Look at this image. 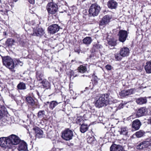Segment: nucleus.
<instances>
[{
    "mask_svg": "<svg viewBox=\"0 0 151 151\" xmlns=\"http://www.w3.org/2000/svg\"><path fill=\"white\" fill-rule=\"evenodd\" d=\"M45 112L44 110L39 111L37 113V116L38 118H42L45 115Z\"/></svg>",
    "mask_w": 151,
    "mask_h": 151,
    "instance_id": "nucleus-35",
    "label": "nucleus"
},
{
    "mask_svg": "<svg viewBox=\"0 0 151 151\" xmlns=\"http://www.w3.org/2000/svg\"><path fill=\"white\" fill-rule=\"evenodd\" d=\"M33 129L35 131L37 137L39 138L43 137V132L41 129L38 127H36Z\"/></svg>",
    "mask_w": 151,
    "mask_h": 151,
    "instance_id": "nucleus-23",
    "label": "nucleus"
},
{
    "mask_svg": "<svg viewBox=\"0 0 151 151\" xmlns=\"http://www.w3.org/2000/svg\"><path fill=\"white\" fill-rule=\"evenodd\" d=\"M19 45L22 47H24L25 46V43L23 40H20L19 42Z\"/></svg>",
    "mask_w": 151,
    "mask_h": 151,
    "instance_id": "nucleus-39",
    "label": "nucleus"
},
{
    "mask_svg": "<svg viewBox=\"0 0 151 151\" xmlns=\"http://www.w3.org/2000/svg\"><path fill=\"white\" fill-rule=\"evenodd\" d=\"M92 41V40L90 37H87L83 40V43L87 45L90 44Z\"/></svg>",
    "mask_w": 151,
    "mask_h": 151,
    "instance_id": "nucleus-29",
    "label": "nucleus"
},
{
    "mask_svg": "<svg viewBox=\"0 0 151 151\" xmlns=\"http://www.w3.org/2000/svg\"><path fill=\"white\" fill-rule=\"evenodd\" d=\"M44 30L42 28H39L34 31L32 35L36 36H40L44 34Z\"/></svg>",
    "mask_w": 151,
    "mask_h": 151,
    "instance_id": "nucleus-19",
    "label": "nucleus"
},
{
    "mask_svg": "<svg viewBox=\"0 0 151 151\" xmlns=\"http://www.w3.org/2000/svg\"><path fill=\"white\" fill-rule=\"evenodd\" d=\"M128 35V33L126 31L120 30L118 34L119 41L122 42H124L127 37Z\"/></svg>",
    "mask_w": 151,
    "mask_h": 151,
    "instance_id": "nucleus-7",
    "label": "nucleus"
},
{
    "mask_svg": "<svg viewBox=\"0 0 151 151\" xmlns=\"http://www.w3.org/2000/svg\"><path fill=\"white\" fill-rule=\"evenodd\" d=\"M146 109L144 107H141L138 109L136 112V115L138 117L145 115L147 114Z\"/></svg>",
    "mask_w": 151,
    "mask_h": 151,
    "instance_id": "nucleus-13",
    "label": "nucleus"
},
{
    "mask_svg": "<svg viewBox=\"0 0 151 151\" xmlns=\"http://www.w3.org/2000/svg\"><path fill=\"white\" fill-rule=\"evenodd\" d=\"M106 68L108 70H110L111 69V65H106Z\"/></svg>",
    "mask_w": 151,
    "mask_h": 151,
    "instance_id": "nucleus-42",
    "label": "nucleus"
},
{
    "mask_svg": "<svg viewBox=\"0 0 151 151\" xmlns=\"http://www.w3.org/2000/svg\"><path fill=\"white\" fill-rule=\"evenodd\" d=\"M133 89H131L126 90H124L122 91L119 93V95L121 96L125 97L133 93Z\"/></svg>",
    "mask_w": 151,
    "mask_h": 151,
    "instance_id": "nucleus-15",
    "label": "nucleus"
},
{
    "mask_svg": "<svg viewBox=\"0 0 151 151\" xmlns=\"http://www.w3.org/2000/svg\"><path fill=\"white\" fill-rule=\"evenodd\" d=\"M114 57L115 60L117 61L121 60L122 58V56L120 53H115L114 54Z\"/></svg>",
    "mask_w": 151,
    "mask_h": 151,
    "instance_id": "nucleus-36",
    "label": "nucleus"
},
{
    "mask_svg": "<svg viewBox=\"0 0 151 151\" xmlns=\"http://www.w3.org/2000/svg\"><path fill=\"white\" fill-rule=\"evenodd\" d=\"M28 2L31 4H33L35 3L34 0H28Z\"/></svg>",
    "mask_w": 151,
    "mask_h": 151,
    "instance_id": "nucleus-44",
    "label": "nucleus"
},
{
    "mask_svg": "<svg viewBox=\"0 0 151 151\" xmlns=\"http://www.w3.org/2000/svg\"><path fill=\"white\" fill-rule=\"evenodd\" d=\"M88 129L87 125L85 124H82L80 127V131L82 133L86 132Z\"/></svg>",
    "mask_w": 151,
    "mask_h": 151,
    "instance_id": "nucleus-28",
    "label": "nucleus"
},
{
    "mask_svg": "<svg viewBox=\"0 0 151 151\" xmlns=\"http://www.w3.org/2000/svg\"><path fill=\"white\" fill-rule=\"evenodd\" d=\"M17 64L20 65V66H22L23 65V63L19 59H17Z\"/></svg>",
    "mask_w": 151,
    "mask_h": 151,
    "instance_id": "nucleus-43",
    "label": "nucleus"
},
{
    "mask_svg": "<svg viewBox=\"0 0 151 151\" xmlns=\"http://www.w3.org/2000/svg\"><path fill=\"white\" fill-rule=\"evenodd\" d=\"M107 5L108 7L111 9H115L117 6V3L115 1L111 0L107 2Z\"/></svg>",
    "mask_w": 151,
    "mask_h": 151,
    "instance_id": "nucleus-21",
    "label": "nucleus"
},
{
    "mask_svg": "<svg viewBox=\"0 0 151 151\" xmlns=\"http://www.w3.org/2000/svg\"><path fill=\"white\" fill-rule=\"evenodd\" d=\"M148 123L151 124V117L148 119Z\"/></svg>",
    "mask_w": 151,
    "mask_h": 151,
    "instance_id": "nucleus-46",
    "label": "nucleus"
},
{
    "mask_svg": "<svg viewBox=\"0 0 151 151\" xmlns=\"http://www.w3.org/2000/svg\"><path fill=\"white\" fill-rule=\"evenodd\" d=\"M42 76V75H40L39 77H37V79L39 81L42 80V78H41Z\"/></svg>",
    "mask_w": 151,
    "mask_h": 151,
    "instance_id": "nucleus-45",
    "label": "nucleus"
},
{
    "mask_svg": "<svg viewBox=\"0 0 151 151\" xmlns=\"http://www.w3.org/2000/svg\"><path fill=\"white\" fill-rule=\"evenodd\" d=\"M87 142L88 143L91 144H93L95 141L96 139L93 136L88 137L87 138Z\"/></svg>",
    "mask_w": 151,
    "mask_h": 151,
    "instance_id": "nucleus-34",
    "label": "nucleus"
},
{
    "mask_svg": "<svg viewBox=\"0 0 151 151\" xmlns=\"http://www.w3.org/2000/svg\"><path fill=\"white\" fill-rule=\"evenodd\" d=\"M4 34L5 35H6V32H4Z\"/></svg>",
    "mask_w": 151,
    "mask_h": 151,
    "instance_id": "nucleus-50",
    "label": "nucleus"
},
{
    "mask_svg": "<svg viewBox=\"0 0 151 151\" xmlns=\"http://www.w3.org/2000/svg\"><path fill=\"white\" fill-rule=\"evenodd\" d=\"M0 111L3 113V115H5L7 113L6 108L3 106H1L0 107Z\"/></svg>",
    "mask_w": 151,
    "mask_h": 151,
    "instance_id": "nucleus-37",
    "label": "nucleus"
},
{
    "mask_svg": "<svg viewBox=\"0 0 151 151\" xmlns=\"http://www.w3.org/2000/svg\"><path fill=\"white\" fill-rule=\"evenodd\" d=\"M61 110L63 111H65V109L64 108H63V109H61Z\"/></svg>",
    "mask_w": 151,
    "mask_h": 151,
    "instance_id": "nucleus-51",
    "label": "nucleus"
},
{
    "mask_svg": "<svg viewBox=\"0 0 151 151\" xmlns=\"http://www.w3.org/2000/svg\"><path fill=\"white\" fill-rule=\"evenodd\" d=\"M150 145V142L148 141H145L137 143L136 146V147L137 149L142 150L148 147Z\"/></svg>",
    "mask_w": 151,
    "mask_h": 151,
    "instance_id": "nucleus-11",
    "label": "nucleus"
},
{
    "mask_svg": "<svg viewBox=\"0 0 151 151\" xmlns=\"http://www.w3.org/2000/svg\"><path fill=\"white\" fill-rule=\"evenodd\" d=\"M18 149L19 150H26L27 149V144L24 142L19 144L18 147Z\"/></svg>",
    "mask_w": 151,
    "mask_h": 151,
    "instance_id": "nucleus-25",
    "label": "nucleus"
},
{
    "mask_svg": "<svg viewBox=\"0 0 151 151\" xmlns=\"http://www.w3.org/2000/svg\"><path fill=\"white\" fill-rule=\"evenodd\" d=\"M120 133L121 134H123L125 135H127L128 128L126 127H122L120 129V130L119 131Z\"/></svg>",
    "mask_w": 151,
    "mask_h": 151,
    "instance_id": "nucleus-30",
    "label": "nucleus"
},
{
    "mask_svg": "<svg viewBox=\"0 0 151 151\" xmlns=\"http://www.w3.org/2000/svg\"><path fill=\"white\" fill-rule=\"evenodd\" d=\"M123 101L118 106L117 109H121L123 108L124 106V104L122 103Z\"/></svg>",
    "mask_w": 151,
    "mask_h": 151,
    "instance_id": "nucleus-41",
    "label": "nucleus"
},
{
    "mask_svg": "<svg viewBox=\"0 0 151 151\" xmlns=\"http://www.w3.org/2000/svg\"><path fill=\"white\" fill-rule=\"evenodd\" d=\"M17 88L20 90H24L26 88L25 84L23 82H20L18 84Z\"/></svg>",
    "mask_w": 151,
    "mask_h": 151,
    "instance_id": "nucleus-31",
    "label": "nucleus"
},
{
    "mask_svg": "<svg viewBox=\"0 0 151 151\" xmlns=\"http://www.w3.org/2000/svg\"><path fill=\"white\" fill-rule=\"evenodd\" d=\"M145 69L146 72L148 73H151V62L147 61L145 66Z\"/></svg>",
    "mask_w": 151,
    "mask_h": 151,
    "instance_id": "nucleus-24",
    "label": "nucleus"
},
{
    "mask_svg": "<svg viewBox=\"0 0 151 151\" xmlns=\"http://www.w3.org/2000/svg\"><path fill=\"white\" fill-rule=\"evenodd\" d=\"M26 100L29 105L32 106H34L35 108L39 107V106L35 103L34 100L31 97L29 96L27 97Z\"/></svg>",
    "mask_w": 151,
    "mask_h": 151,
    "instance_id": "nucleus-14",
    "label": "nucleus"
},
{
    "mask_svg": "<svg viewBox=\"0 0 151 151\" xmlns=\"http://www.w3.org/2000/svg\"><path fill=\"white\" fill-rule=\"evenodd\" d=\"M1 105L0 104V107L1 106Z\"/></svg>",
    "mask_w": 151,
    "mask_h": 151,
    "instance_id": "nucleus-57",
    "label": "nucleus"
},
{
    "mask_svg": "<svg viewBox=\"0 0 151 151\" xmlns=\"http://www.w3.org/2000/svg\"><path fill=\"white\" fill-rule=\"evenodd\" d=\"M14 0V1H17V0Z\"/></svg>",
    "mask_w": 151,
    "mask_h": 151,
    "instance_id": "nucleus-53",
    "label": "nucleus"
},
{
    "mask_svg": "<svg viewBox=\"0 0 151 151\" xmlns=\"http://www.w3.org/2000/svg\"><path fill=\"white\" fill-rule=\"evenodd\" d=\"M60 27L57 24H52L48 27L47 30L49 33L54 34L57 32L59 30Z\"/></svg>",
    "mask_w": 151,
    "mask_h": 151,
    "instance_id": "nucleus-9",
    "label": "nucleus"
},
{
    "mask_svg": "<svg viewBox=\"0 0 151 151\" xmlns=\"http://www.w3.org/2000/svg\"><path fill=\"white\" fill-rule=\"evenodd\" d=\"M78 70L80 73H84L87 70V69L85 66L81 65L78 68Z\"/></svg>",
    "mask_w": 151,
    "mask_h": 151,
    "instance_id": "nucleus-33",
    "label": "nucleus"
},
{
    "mask_svg": "<svg viewBox=\"0 0 151 151\" xmlns=\"http://www.w3.org/2000/svg\"><path fill=\"white\" fill-rule=\"evenodd\" d=\"M100 10V8L99 6L96 4H93L89 8V13L90 16L95 17L98 14Z\"/></svg>",
    "mask_w": 151,
    "mask_h": 151,
    "instance_id": "nucleus-3",
    "label": "nucleus"
},
{
    "mask_svg": "<svg viewBox=\"0 0 151 151\" xmlns=\"http://www.w3.org/2000/svg\"><path fill=\"white\" fill-rule=\"evenodd\" d=\"M147 102L146 97H141L136 99V102L138 104L142 105L145 104Z\"/></svg>",
    "mask_w": 151,
    "mask_h": 151,
    "instance_id": "nucleus-20",
    "label": "nucleus"
},
{
    "mask_svg": "<svg viewBox=\"0 0 151 151\" xmlns=\"http://www.w3.org/2000/svg\"><path fill=\"white\" fill-rule=\"evenodd\" d=\"M8 137H2L0 138V146L6 149L11 148L8 141Z\"/></svg>",
    "mask_w": 151,
    "mask_h": 151,
    "instance_id": "nucleus-8",
    "label": "nucleus"
},
{
    "mask_svg": "<svg viewBox=\"0 0 151 151\" xmlns=\"http://www.w3.org/2000/svg\"><path fill=\"white\" fill-rule=\"evenodd\" d=\"M73 136V132L69 129H65L62 132V138L66 141L71 139Z\"/></svg>",
    "mask_w": 151,
    "mask_h": 151,
    "instance_id": "nucleus-4",
    "label": "nucleus"
},
{
    "mask_svg": "<svg viewBox=\"0 0 151 151\" xmlns=\"http://www.w3.org/2000/svg\"><path fill=\"white\" fill-rule=\"evenodd\" d=\"M145 134V132L143 131L140 130L136 132L135 134L137 138H140L142 137Z\"/></svg>",
    "mask_w": 151,
    "mask_h": 151,
    "instance_id": "nucleus-32",
    "label": "nucleus"
},
{
    "mask_svg": "<svg viewBox=\"0 0 151 151\" xmlns=\"http://www.w3.org/2000/svg\"><path fill=\"white\" fill-rule=\"evenodd\" d=\"M2 82L1 81V79H0V84H2Z\"/></svg>",
    "mask_w": 151,
    "mask_h": 151,
    "instance_id": "nucleus-52",
    "label": "nucleus"
},
{
    "mask_svg": "<svg viewBox=\"0 0 151 151\" xmlns=\"http://www.w3.org/2000/svg\"><path fill=\"white\" fill-rule=\"evenodd\" d=\"M14 42L15 41L14 39L12 38H9L7 39L5 43L8 47H11L14 45Z\"/></svg>",
    "mask_w": 151,
    "mask_h": 151,
    "instance_id": "nucleus-26",
    "label": "nucleus"
},
{
    "mask_svg": "<svg viewBox=\"0 0 151 151\" xmlns=\"http://www.w3.org/2000/svg\"><path fill=\"white\" fill-rule=\"evenodd\" d=\"M110 151H124V150L120 145H113L111 146Z\"/></svg>",
    "mask_w": 151,
    "mask_h": 151,
    "instance_id": "nucleus-16",
    "label": "nucleus"
},
{
    "mask_svg": "<svg viewBox=\"0 0 151 151\" xmlns=\"http://www.w3.org/2000/svg\"><path fill=\"white\" fill-rule=\"evenodd\" d=\"M9 143L11 146V148L12 145H17L19 144L20 140L19 137L14 134H12L8 137Z\"/></svg>",
    "mask_w": 151,
    "mask_h": 151,
    "instance_id": "nucleus-6",
    "label": "nucleus"
},
{
    "mask_svg": "<svg viewBox=\"0 0 151 151\" xmlns=\"http://www.w3.org/2000/svg\"><path fill=\"white\" fill-rule=\"evenodd\" d=\"M109 44L111 46H115L116 44V41L114 39H111L108 42Z\"/></svg>",
    "mask_w": 151,
    "mask_h": 151,
    "instance_id": "nucleus-38",
    "label": "nucleus"
},
{
    "mask_svg": "<svg viewBox=\"0 0 151 151\" xmlns=\"http://www.w3.org/2000/svg\"><path fill=\"white\" fill-rule=\"evenodd\" d=\"M46 9L49 14H54L58 11V6L55 4L49 3L46 6Z\"/></svg>",
    "mask_w": 151,
    "mask_h": 151,
    "instance_id": "nucleus-5",
    "label": "nucleus"
},
{
    "mask_svg": "<svg viewBox=\"0 0 151 151\" xmlns=\"http://www.w3.org/2000/svg\"><path fill=\"white\" fill-rule=\"evenodd\" d=\"M60 103L61 102L58 103L57 101H51L50 102L49 107L51 110H53L56 106Z\"/></svg>",
    "mask_w": 151,
    "mask_h": 151,
    "instance_id": "nucleus-27",
    "label": "nucleus"
},
{
    "mask_svg": "<svg viewBox=\"0 0 151 151\" xmlns=\"http://www.w3.org/2000/svg\"><path fill=\"white\" fill-rule=\"evenodd\" d=\"M45 104L46 105H47L48 104H50V102L49 101L47 102L46 103H45Z\"/></svg>",
    "mask_w": 151,
    "mask_h": 151,
    "instance_id": "nucleus-48",
    "label": "nucleus"
},
{
    "mask_svg": "<svg viewBox=\"0 0 151 151\" xmlns=\"http://www.w3.org/2000/svg\"><path fill=\"white\" fill-rule=\"evenodd\" d=\"M3 64L6 68L13 71L15 65L13 60L9 56H6L2 57Z\"/></svg>",
    "mask_w": 151,
    "mask_h": 151,
    "instance_id": "nucleus-2",
    "label": "nucleus"
},
{
    "mask_svg": "<svg viewBox=\"0 0 151 151\" xmlns=\"http://www.w3.org/2000/svg\"><path fill=\"white\" fill-rule=\"evenodd\" d=\"M78 117L77 118V120L79 122H81V119H78Z\"/></svg>",
    "mask_w": 151,
    "mask_h": 151,
    "instance_id": "nucleus-49",
    "label": "nucleus"
},
{
    "mask_svg": "<svg viewBox=\"0 0 151 151\" xmlns=\"http://www.w3.org/2000/svg\"><path fill=\"white\" fill-rule=\"evenodd\" d=\"M142 125L140 121L137 119L134 120L132 123V127L135 130L139 129Z\"/></svg>",
    "mask_w": 151,
    "mask_h": 151,
    "instance_id": "nucleus-17",
    "label": "nucleus"
},
{
    "mask_svg": "<svg viewBox=\"0 0 151 151\" xmlns=\"http://www.w3.org/2000/svg\"><path fill=\"white\" fill-rule=\"evenodd\" d=\"M37 94H38H38H39V92H37Z\"/></svg>",
    "mask_w": 151,
    "mask_h": 151,
    "instance_id": "nucleus-54",
    "label": "nucleus"
},
{
    "mask_svg": "<svg viewBox=\"0 0 151 151\" xmlns=\"http://www.w3.org/2000/svg\"><path fill=\"white\" fill-rule=\"evenodd\" d=\"M119 52L122 57H126L129 55V50L127 47H124L120 49Z\"/></svg>",
    "mask_w": 151,
    "mask_h": 151,
    "instance_id": "nucleus-18",
    "label": "nucleus"
},
{
    "mask_svg": "<svg viewBox=\"0 0 151 151\" xmlns=\"http://www.w3.org/2000/svg\"><path fill=\"white\" fill-rule=\"evenodd\" d=\"M2 2L1 0H0V8H2V6L1 5Z\"/></svg>",
    "mask_w": 151,
    "mask_h": 151,
    "instance_id": "nucleus-47",
    "label": "nucleus"
},
{
    "mask_svg": "<svg viewBox=\"0 0 151 151\" xmlns=\"http://www.w3.org/2000/svg\"><path fill=\"white\" fill-rule=\"evenodd\" d=\"M109 94L107 93L101 95L96 102L95 106L99 108L106 106L109 104Z\"/></svg>",
    "mask_w": 151,
    "mask_h": 151,
    "instance_id": "nucleus-1",
    "label": "nucleus"
},
{
    "mask_svg": "<svg viewBox=\"0 0 151 151\" xmlns=\"http://www.w3.org/2000/svg\"><path fill=\"white\" fill-rule=\"evenodd\" d=\"M78 53H79V52H78Z\"/></svg>",
    "mask_w": 151,
    "mask_h": 151,
    "instance_id": "nucleus-55",
    "label": "nucleus"
},
{
    "mask_svg": "<svg viewBox=\"0 0 151 151\" xmlns=\"http://www.w3.org/2000/svg\"><path fill=\"white\" fill-rule=\"evenodd\" d=\"M42 84L41 87L46 89L49 88L50 86V83L46 79H43L40 82Z\"/></svg>",
    "mask_w": 151,
    "mask_h": 151,
    "instance_id": "nucleus-22",
    "label": "nucleus"
},
{
    "mask_svg": "<svg viewBox=\"0 0 151 151\" xmlns=\"http://www.w3.org/2000/svg\"><path fill=\"white\" fill-rule=\"evenodd\" d=\"M111 19L110 16L107 15L104 16L102 18L99 23L100 25L105 26L107 24L110 22Z\"/></svg>",
    "mask_w": 151,
    "mask_h": 151,
    "instance_id": "nucleus-12",
    "label": "nucleus"
},
{
    "mask_svg": "<svg viewBox=\"0 0 151 151\" xmlns=\"http://www.w3.org/2000/svg\"><path fill=\"white\" fill-rule=\"evenodd\" d=\"M93 79L94 80V83L95 84H96L98 83V78L97 76H93Z\"/></svg>",
    "mask_w": 151,
    "mask_h": 151,
    "instance_id": "nucleus-40",
    "label": "nucleus"
},
{
    "mask_svg": "<svg viewBox=\"0 0 151 151\" xmlns=\"http://www.w3.org/2000/svg\"><path fill=\"white\" fill-rule=\"evenodd\" d=\"M103 48V46L99 43V42H95L93 44V47L92 49V52H99L101 53L102 50Z\"/></svg>",
    "mask_w": 151,
    "mask_h": 151,
    "instance_id": "nucleus-10",
    "label": "nucleus"
},
{
    "mask_svg": "<svg viewBox=\"0 0 151 151\" xmlns=\"http://www.w3.org/2000/svg\"><path fill=\"white\" fill-rule=\"evenodd\" d=\"M82 76H84V75H83Z\"/></svg>",
    "mask_w": 151,
    "mask_h": 151,
    "instance_id": "nucleus-56",
    "label": "nucleus"
}]
</instances>
